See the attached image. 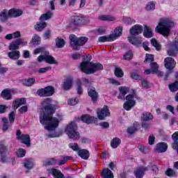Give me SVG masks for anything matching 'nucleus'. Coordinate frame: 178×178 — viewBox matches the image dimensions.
I'll use <instances>...</instances> for the list:
<instances>
[{
  "instance_id": "nucleus-60",
  "label": "nucleus",
  "mask_w": 178,
  "mask_h": 178,
  "mask_svg": "<svg viewBox=\"0 0 178 178\" xmlns=\"http://www.w3.org/2000/svg\"><path fill=\"white\" fill-rule=\"evenodd\" d=\"M137 131V127L136 126L130 127L127 129V133L129 134H134Z\"/></svg>"
},
{
  "instance_id": "nucleus-57",
  "label": "nucleus",
  "mask_w": 178,
  "mask_h": 178,
  "mask_svg": "<svg viewBox=\"0 0 178 178\" xmlns=\"http://www.w3.org/2000/svg\"><path fill=\"white\" fill-rule=\"evenodd\" d=\"M69 147L74 151H77L78 152L80 151V147H79V145L77 143H70Z\"/></svg>"
},
{
  "instance_id": "nucleus-28",
  "label": "nucleus",
  "mask_w": 178,
  "mask_h": 178,
  "mask_svg": "<svg viewBox=\"0 0 178 178\" xmlns=\"http://www.w3.org/2000/svg\"><path fill=\"white\" fill-rule=\"evenodd\" d=\"M78 155L82 158V159L87 160L90 158V152L87 149H80L78 152Z\"/></svg>"
},
{
  "instance_id": "nucleus-6",
  "label": "nucleus",
  "mask_w": 178,
  "mask_h": 178,
  "mask_svg": "<svg viewBox=\"0 0 178 178\" xmlns=\"http://www.w3.org/2000/svg\"><path fill=\"white\" fill-rule=\"evenodd\" d=\"M42 60H44L46 63H49V65H58V62L55 60V58L49 55V51L42 52V54L38 57V62H42Z\"/></svg>"
},
{
  "instance_id": "nucleus-2",
  "label": "nucleus",
  "mask_w": 178,
  "mask_h": 178,
  "mask_svg": "<svg viewBox=\"0 0 178 178\" xmlns=\"http://www.w3.org/2000/svg\"><path fill=\"white\" fill-rule=\"evenodd\" d=\"M175 27V22L170 19H161L159 25L156 27V31L160 33L164 37H168L170 34V29Z\"/></svg>"
},
{
  "instance_id": "nucleus-26",
  "label": "nucleus",
  "mask_w": 178,
  "mask_h": 178,
  "mask_svg": "<svg viewBox=\"0 0 178 178\" xmlns=\"http://www.w3.org/2000/svg\"><path fill=\"white\" fill-rule=\"evenodd\" d=\"M8 56L10 59L13 60H17L20 58V51H13L8 53Z\"/></svg>"
},
{
  "instance_id": "nucleus-61",
  "label": "nucleus",
  "mask_w": 178,
  "mask_h": 178,
  "mask_svg": "<svg viewBox=\"0 0 178 178\" xmlns=\"http://www.w3.org/2000/svg\"><path fill=\"white\" fill-rule=\"evenodd\" d=\"M98 126H100L102 129H108L109 128V122H102L97 124Z\"/></svg>"
},
{
  "instance_id": "nucleus-33",
  "label": "nucleus",
  "mask_w": 178,
  "mask_h": 178,
  "mask_svg": "<svg viewBox=\"0 0 178 178\" xmlns=\"http://www.w3.org/2000/svg\"><path fill=\"white\" fill-rule=\"evenodd\" d=\"M55 42L56 48H63V47H65V44H66L65 40L61 38H56L55 39Z\"/></svg>"
},
{
  "instance_id": "nucleus-5",
  "label": "nucleus",
  "mask_w": 178,
  "mask_h": 178,
  "mask_svg": "<svg viewBox=\"0 0 178 178\" xmlns=\"http://www.w3.org/2000/svg\"><path fill=\"white\" fill-rule=\"evenodd\" d=\"M70 45L74 51H79L80 49V47L84 45L87 41H88V38L86 37L77 38L75 35H71L70 36Z\"/></svg>"
},
{
  "instance_id": "nucleus-42",
  "label": "nucleus",
  "mask_w": 178,
  "mask_h": 178,
  "mask_svg": "<svg viewBox=\"0 0 178 178\" xmlns=\"http://www.w3.org/2000/svg\"><path fill=\"white\" fill-rule=\"evenodd\" d=\"M47 27V22H39L35 26V29L37 31H42Z\"/></svg>"
},
{
  "instance_id": "nucleus-46",
  "label": "nucleus",
  "mask_w": 178,
  "mask_h": 178,
  "mask_svg": "<svg viewBox=\"0 0 178 178\" xmlns=\"http://www.w3.org/2000/svg\"><path fill=\"white\" fill-rule=\"evenodd\" d=\"M77 88H76V91L79 95L81 94H83V87H81V81L80 79H77L76 81Z\"/></svg>"
},
{
  "instance_id": "nucleus-13",
  "label": "nucleus",
  "mask_w": 178,
  "mask_h": 178,
  "mask_svg": "<svg viewBox=\"0 0 178 178\" xmlns=\"http://www.w3.org/2000/svg\"><path fill=\"white\" fill-rule=\"evenodd\" d=\"M165 62V67L166 69H168V70H173L175 67H176V61H175V59H173L172 57H167L164 60Z\"/></svg>"
},
{
  "instance_id": "nucleus-38",
  "label": "nucleus",
  "mask_w": 178,
  "mask_h": 178,
  "mask_svg": "<svg viewBox=\"0 0 178 178\" xmlns=\"http://www.w3.org/2000/svg\"><path fill=\"white\" fill-rule=\"evenodd\" d=\"M120 138H114L111 142V148H118V145H120Z\"/></svg>"
},
{
  "instance_id": "nucleus-4",
  "label": "nucleus",
  "mask_w": 178,
  "mask_h": 178,
  "mask_svg": "<svg viewBox=\"0 0 178 178\" xmlns=\"http://www.w3.org/2000/svg\"><path fill=\"white\" fill-rule=\"evenodd\" d=\"M66 134L71 140H79L80 134L77 131V124L76 122H71L65 129Z\"/></svg>"
},
{
  "instance_id": "nucleus-39",
  "label": "nucleus",
  "mask_w": 178,
  "mask_h": 178,
  "mask_svg": "<svg viewBox=\"0 0 178 178\" xmlns=\"http://www.w3.org/2000/svg\"><path fill=\"white\" fill-rule=\"evenodd\" d=\"M24 168H26V169H28L29 170L33 169V168H34V161H33V160L29 159V160H26L24 163Z\"/></svg>"
},
{
  "instance_id": "nucleus-22",
  "label": "nucleus",
  "mask_w": 178,
  "mask_h": 178,
  "mask_svg": "<svg viewBox=\"0 0 178 178\" xmlns=\"http://www.w3.org/2000/svg\"><path fill=\"white\" fill-rule=\"evenodd\" d=\"M122 31H123V28H122V26L117 27L114 30L113 33L110 35V37L113 38V41H115L116 38H119V37L122 35Z\"/></svg>"
},
{
  "instance_id": "nucleus-44",
  "label": "nucleus",
  "mask_w": 178,
  "mask_h": 178,
  "mask_svg": "<svg viewBox=\"0 0 178 178\" xmlns=\"http://www.w3.org/2000/svg\"><path fill=\"white\" fill-rule=\"evenodd\" d=\"M40 42H41V38L38 35L35 34L32 38L31 43L33 45H38Z\"/></svg>"
},
{
  "instance_id": "nucleus-9",
  "label": "nucleus",
  "mask_w": 178,
  "mask_h": 178,
  "mask_svg": "<svg viewBox=\"0 0 178 178\" xmlns=\"http://www.w3.org/2000/svg\"><path fill=\"white\" fill-rule=\"evenodd\" d=\"M17 140H20L22 143V144H25L26 147H30L31 145V143H30V135L29 134H22V131L19 130L17 131Z\"/></svg>"
},
{
  "instance_id": "nucleus-12",
  "label": "nucleus",
  "mask_w": 178,
  "mask_h": 178,
  "mask_svg": "<svg viewBox=\"0 0 178 178\" xmlns=\"http://www.w3.org/2000/svg\"><path fill=\"white\" fill-rule=\"evenodd\" d=\"M170 48L167 51L169 56H176L178 54V42H175L173 44H169Z\"/></svg>"
},
{
  "instance_id": "nucleus-49",
  "label": "nucleus",
  "mask_w": 178,
  "mask_h": 178,
  "mask_svg": "<svg viewBox=\"0 0 178 178\" xmlns=\"http://www.w3.org/2000/svg\"><path fill=\"white\" fill-rule=\"evenodd\" d=\"M155 10V3L154 1L149 2L146 6V10L151 12Z\"/></svg>"
},
{
  "instance_id": "nucleus-53",
  "label": "nucleus",
  "mask_w": 178,
  "mask_h": 178,
  "mask_svg": "<svg viewBox=\"0 0 178 178\" xmlns=\"http://www.w3.org/2000/svg\"><path fill=\"white\" fill-rule=\"evenodd\" d=\"M67 102H68V105H71L72 106L74 105H77V104H79V98L69 99Z\"/></svg>"
},
{
  "instance_id": "nucleus-30",
  "label": "nucleus",
  "mask_w": 178,
  "mask_h": 178,
  "mask_svg": "<svg viewBox=\"0 0 178 178\" xmlns=\"http://www.w3.org/2000/svg\"><path fill=\"white\" fill-rule=\"evenodd\" d=\"M154 119V115L151 113H144L142 114L141 120L142 122H149Z\"/></svg>"
},
{
  "instance_id": "nucleus-41",
  "label": "nucleus",
  "mask_w": 178,
  "mask_h": 178,
  "mask_svg": "<svg viewBox=\"0 0 178 178\" xmlns=\"http://www.w3.org/2000/svg\"><path fill=\"white\" fill-rule=\"evenodd\" d=\"M19 42L17 40L11 42L8 47L10 51H16V49H19Z\"/></svg>"
},
{
  "instance_id": "nucleus-10",
  "label": "nucleus",
  "mask_w": 178,
  "mask_h": 178,
  "mask_svg": "<svg viewBox=\"0 0 178 178\" xmlns=\"http://www.w3.org/2000/svg\"><path fill=\"white\" fill-rule=\"evenodd\" d=\"M109 109L107 106H104L102 108L97 110V118L99 120H104L107 116H110Z\"/></svg>"
},
{
  "instance_id": "nucleus-20",
  "label": "nucleus",
  "mask_w": 178,
  "mask_h": 178,
  "mask_svg": "<svg viewBox=\"0 0 178 178\" xmlns=\"http://www.w3.org/2000/svg\"><path fill=\"white\" fill-rule=\"evenodd\" d=\"M167 149H168V144L163 142L158 143L155 147V151H156V152H161V153L166 152Z\"/></svg>"
},
{
  "instance_id": "nucleus-7",
  "label": "nucleus",
  "mask_w": 178,
  "mask_h": 178,
  "mask_svg": "<svg viewBox=\"0 0 178 178\" xmlns=\"http://www.w3.org/2000/svg\"><path fill=\"white\" fill-rule=\"evenodd\" d=\"M136 94H130L126 96V102L123 104L125 111H131L136 106Z\"/></svg>"
},
{
  "instance_id": "nucleus-43",
  "label": "nucleus",
  "mask_w": 178,
  "mask_h": 178,
  "mask_svg": "<svg viewBox=\"0 0 178 178\" xmlns=\"http://www.w3.org/2000/svg\"><path fill=\"white\" fill-rule=\"evenodd\" d=\"M72 159H73V157L72 156H65L63 157L61 160L57 161V163L59 165H65L67 161H72Z\"/></svg>"
},
{
  "instance_id": "nucleus-21",
  "label": "nucleus",
  "mask_w": 178,
  "mask_h": 178,
  "mask_svg": "<svg viewBox=\"0 0 178 178\" xmlns=\"http://www.w3.org/2000/svg\"><path fill=\"white\" fill-rule=\"evenodd\" d=\"M26 102L25 98L17 99L13 102V107L14 109H17L22 105H26Z\"/></svg>"
},
{
  "instance_id": "nucleus-40",
  "label": "nucleus",
  "mask_w": 178,
  "mask_h": 178,
  "mask_svg": "<svg viewBox=\"0 0 178 178\" xmlns=\"http://www.w3.org/2000/svg\"><path fill=\"white\" fill-rule=\"evenodd\" d=\"M99 42H111L113 40L112 36L111 35L107 36H101L99 38Z\"/></svg>"
},
{
  "instance_id": "nucleus-64",
  "label": "nucleus",
  "mask_w": 178,
  "mask_h": 178,
  "mask_svg": "<svg viewBox=\"0 0 178 178\" xmlns=\"http://www.w3.org/2000/svg\"><path fill=\"white\" fill-rule=\"evenodd\" d=\"M18 44L22 47H26V45H27V41L24 40V39H18L17 40Z\"/></svg>"
},
{
  "instance_id": "nucleus-19",
  "label": "nucleus",
  "mask_w": 178,
  "mask_h": 178,
  "mask_svg": "<svg viewBox=\"0 0 178 178\" xmlns=\"http://www.w3.org/2000/svg\"><path fill=\"white\" fill-rule=\"evenodd\" d=\"M128 41L132 44V45H135V47H140L143 40L141 38H136V37H128Z\"/></svg>"
},
{
  "instance_id": "nucleus-14",
  "label": "nucleus",
  "mask_w": 178,
  "mask_h": 178,
  "mask_svg": "<svg viewBox=\"0 0 178 178\" xmlns=\"http://www.w3.org/2000/svg\"><path fill=\"white\" fill-rule=\"evenodd\" d=\"M81 120L87 124H90L91 123H98V118L91 117L90 115H82L81 117Z\"/></svg>"
},
{
  "instance_id": "nucleus-54",
  "label": "nucleus",
  "mask_w": 178,
  "mask_h": 178,
  "mask_svg": "<svg viewBox=\"0 0 178 178\" xmlns=\"http://www.w3.org/2000/svg\"><path fill=\"white\" fill-rule=\"evenodd\" d=\"M133 58V51L131 50H129L124 55V59L125 60H130Z\"/></svg>"
},
{
  "instance_id": "nucleus-27",
  "label": "nucleus",
  "mask_w": 178,
  "mask_h": 178,
  "mask_svg": "<svg viewBox=\"0 0 178 178\" xmlns=\"http://www.w3.org/2000/svg\"><path fill=\"white\" fill-rule=\"evenodd\" d=\"M102 178H113V173L109 168H104L102 171Z\"/></svg>"
},
{
  "instance_id": "nucleus-36",
  "label": "nucleus",
  "mask_w": 178,
  "mask_h": 178,
  "mask_svg": "<svg viewBox=\"0 0 178 178\" xmlns=\"http://www.w3.org/2000/svg\"><path fill=\"white\" fill-rule=\"evenodd\" d=\"M12 90H4L1 92V97L3 99H10L12 98L11 95Z\"/></svg>"
},
{
  "instance_id": "nucleus-16",
  "label": "nucleus",
  "mask_w": 178,
  "mask_h": 178,
  "mask_svg": "<svg viewBox=\"0 0 178 178\" xmlns=\"http://www.w3.org/2000/svg\"><path fill=\"white\" fill-rule=\"evenodd\" d=\"M88 94L93 102H97V99H98V93L97 92L95 88L90 86L88 89Z\"/></svg>"
},
{
  "instance_id": "nucleus-34",
  "label": "nucleus",
  "mask_w": 178,
  "mask_h": 178,
  "mask_svg": "<svg viewBox=\"0 0 178 178\" xmlns=\"http://www.w3.org/2000/svg\"><path fill=\"white\" fill-rule=\"evenodd\" d=\"M10 17V15L9 14V11L8 10H3L1 14H0V20L1 22H6L8 19Z\"/></svg>"
},
{
  "instance_id": "nucleus-32",
  "label": "nucleus",
  "mask_w": 178,
  "mask_h": 178,
  "mask_svg": "<svg viewBox=\"0 0 178 178\" xmlns=\"http://www.w3.org/2000/svg\"><path fill=\"white\" fill-rule=\"evenodd\" d=\"M145 26V29L143 31V35L146 38H151L152 37V31L151 30L150 28H149L148 26L144 25Z\"/></svg>"
},
{
  "instance_id": "nucleus-15",
  "label": "nucleus",
  "mask_w": 178,
  "mask_h": 178,
  "mask_svg": "<svg viewBox=\"0 0 178 178\" xmlns=\"http://www.w3.org/2000/svg\"><path fill=\"white\" fill-rule=\"evenodd\" d=\"M131 35H138L143 33V26L136 24L133 26L129 30Z\"/></svg>"
},
{
  "instance_id": "nucleus-23",
  "label": "nucleus",
  "mask_w": 178,
  "mask_h": 178,
  "mask_svg": "<svg viewBox=\"0 0 178 178\" xmlns=\"http://www.w3.org/2000/svg\"><path fill=\"white\" fill-rule=\"evenodd\" d=\"M10 17H19V16H22L23 15V11L19 9L13 8L9 11Z\"/></svg>"
},
{
  "instance_id": "nucleus-3",
  "label": "nucleus",
  "mask_w": 178,
  "mask_h": 178,
  "mask_svg": "<svg viewBox=\"0 0 178 178\" xmlns=\"http://www.w3.org/2000/svg\"><path fill=\"white\" fill-rule=\"evenodd\" d=\"M80 69L86 74H92L98 70H102L104 66L99 63L82 62L80 65Z\"/></svg>"
},
{
  "instance_id": "nucleus-35",
  "label": "nucleus",
  "mask_w": 178,
  "mask_h": 178,
  "mask_svg": "<svg viewBox=\"0 0 178 178\" xmlns=\"http://www.w3.org/2000/svg\"><path fill=\"white\" fill-rule=\"evenodd\" d=\"M56 163H58V160H56L55 158H51L44 161L43 163V166L56 165Z\"/></svg>"
},
{
  "instance_id": "nucleus-25",
  "label": "nucleus",
  "mask_w": 178,
  "mask_h": 178,
  "mask_svg": "<svg viewBox=\"0 0 178 178\" xmlns=\"http://www.w3.org/2000/svg\"><path fill=\"white\" fill-rule=\"evenodd\" d=\"M147 170H148L147 167H140L135 172L136 177L143 178V176H144V172H147Z\"/></svg>"
},
{
  "instance_id": "nucleus-52",
  "label": "nucleus",
  "mask_w": 178,
  "mask_h": 178,
  "mask_svg": "<svg viewBox=\"0 0 178 178\" xmlns=\"http://www.w3.org/2000/svg\"><path fill=\"white\" fill-rule=\"evenodd\" d=\"M47 137L49 138H55V137H60L62 136L61 133L51 132L46 134Z\"/></svg>"
},
{
  "instance_id": "nucleus-37",
  "label": "nucleus",
  "mask_w": 178,
  "mask_h": 178,
  "mask_svg": "<svg viewBox=\"0 0 178 178\" xmlns=\"http://www.w3.org/2000/svg\"><path fill=\"white\" fill-rule=\"evenodd\" d=\"M54 13L49 10L40 17V20H41L42 22L44 20H49V19H51V17H52Z\"/></svg>"
},
{
  "instance_id": "nucleus-63",
  "label": "nucleus",
  "mask_w": 178,
  "mask_h": 178,
  "mask_svg": "<svg viewBox=\"0 0 178 178\" xmlns=\"http://www.w3.org/2000/svg\"><path fill=\"white\" fill-rule=\"evenodd\" d=\"M43 38H44V40H49V38H51V30H47L44 32Z\"/></svg>"
},
{
  "instance_id": "nucleus-62",
  "label": "nucleus",
  "mask_w": 178,
  "mask_h": 178,
  "mask_svg": "<svg viewBox=\"0 0 178 178\" xmlns=\"http://www.w3.org/2000/svg\"><path fill=\"white\" fill-rule=\"evenodd\" d=\"M165 175H166V176H168L169 177H172V176H175V175H176V172H175V171L173 170V169L169 168V169L167 170V171L165 172Z\"/></svg>"
},
{
  "instance_id": "nucleus-31",
  "label": "nucleus",
  "mask_w": 178,
  "mask_h": 178,
  "mask_svg": "<svg viewBox=\"0 0 178 178\" xmlns=\"http://www.w3.org/2000/svg\"><path fill=\"white\" fill-rule=\"evenodd\" d=\"M99 20H102L103 22H115L116 20V17L111 15H100L99 16Z\"/></svg>"
},
{
  "instance_id": "nucleus-50",
  "label": "nucleus",
  "mask_w": 178,
  "mask_h": 178,
  "mask_svg": "<svg viewBox=\"0 0 178 178\" xmlns=\"http://www.w3.org/2000/svg\"><path fill=\"white\" fill-rule=\"evenodd\" d=\"M51 69H52V67L51 66L40 68L38 70V73H39V74H42L43 73H47V72H49V70H51Z\"/></svg>"
},
{
  "instance_id": "nucleus-58",
  "label": "nucleus",
  "mask_w": 178,
  "mask_h": 178,
  "mask_svg": "<svg viewBox=\"0 0 178 178\" xmlns=\"http://www.w3.org/2000/svg\"><path fill=\"white\" fill-rule=\"evenodd\" d=\"M144 62L145 63H147V62H149L150 63H152L154 62V55L146 54V58Z\"/></svg>"
},
{
  "instance_id": "nucleus-1",
  "label": "nucleus",
  "mask_w": 178,
  "mask_h": 178,
  "mask_svg": "<svg viewBox=\"0 0 178 178\" xmlns=\"http://www.w3.org/2000/svg\"><path fill=\"white\" fill-rule=\"evenodd\" d=\"M42 105L44 107L42 108V112L40 115V123L44 124V129L49 130V131L55 130L59 126V123L63 120V116L60 114L57 115V117L52 118V115L59 108V105H58V103H54L51 98L43 100Z\"/></svg>"
},
{
  "instance_id": "nucleus-47",
  "label": "nucleus",
  "mask_w": 178,
  "mask_h": 178,
  "mask_svg": "<svg viewBox=\"0 0 178 178\" xmlns=\"http://www.w3.org/2000/svg\"><path fill=\"white\" fill-rule=\"evenodd\" d=\"M151 44L154 48H156V51H161V44L158 43L155 38H152L151 40Z\"/></svg>"
},
{
  "instance_id": "nucleus-48",
  "label": "nucleus",
  "mask_w": 178,
  "mask_h": 178,
  "mask_svg": "<svg viewBox=\"0 0 178 178\" xmlns=\"http://www.w3.org/2000/svg\"><path fill=\"white\" fill-rule=\"evenodd\" d=\"M150 67H151L152 73L153 74H155V72L158 70V69L159 68V66L156 63L153 62L150 63Z\"/></svg>"
},
{
  "instance_id": "nucleus-17",
  "label": "nucleus",
  "mask_w": 178,
  "mask_h": 178,
  "mask_svg": "<svg viewBox=\"0 0 178 178\" xmlns=\"http://www.w3.org/2000/svg\"><path fill=\"white\" fill-rule=\"evenodd\" d=\"M61 87L63 89L65 90V91H69L72 87H73V79L72 78H67L65 79Z\"/></svg>"
},
{
  "instance_id": "nucleus-8",
  "label": "nucleus",
  "mask_w": 178,
  "mask_h": 178,
  "mask_svg": "<svg viewBox=\"0 0 178 178\" xmlns=\"http://www.w3.org/2000/svg\"><path fill=\"white\" fill-rule=\"evenodd\" d=\"M55 89L52 86H47L44 88H42L38 90L37 94L40 97H51L54 95Z\"/></svg>"
},
{
  "instance_id": "nucleus-11",
  "label": "nucleus",
  "mask_w": 178,
  "mask_h": 178,
  "mask_svg": "<svg viewBox=\"0 0 178 178\" xmlns=\"http://www.w3.org/2000/svg\"><path fill=\"white\" fill-rule=\"evenodd\" d=\"M6 152H8V147L3 144L0 145V162L2 163H7L8 157L6 156Z\"/></svg>"
},
{
  "instance_id": "nucleus-18",
  "label": "nucleus",
  "mask_w": 178,
  "mask_h": 178,
  "mask_svg": "<svg viewBox=\"0 0 178 178\" xmlns=\"http://www.w3.org/2000/svg\"><path fill=\"white\" fill-rule=\"evenodd\" d=\"M120 94L118 96V99H124V97L127 94H129L130 88L126 86H120L119 88Z\"/></svg>"
},
{
  "instance_id": "nucleus-45",
  "label": "nucleus",
  "mask_w": 178,
  "mask_h": 178,
  "mask_svg": "<svg viewBox=\"0 0 178 178\" xmlns=\"http://www.w3.org/2000/svg\"><path fill=\"white\" fill-rule=\"evenodd\" d=\"M168 87L172 92H176L178 90V81H175V83L169 85Z\"/></svg>"
},
{
  "instance_id": "nucleus-29",
  "label": "nucleus",
  "mask_w": 178,
  "mask_h": 178,
  "mask_svg": "<svg viewBox=\"0 0 178 178\" xmlns=\"http://www.w3.org/2000/svg\"><path fill=\"white\" fill-rule=\"evenodd\" d=\"M22 84H24V86H26V87H32V86H34V84H35V79L29 78L26 79H24L22 81Z\"/></svg>"
},
{
  "instance_id": "nucleus-56",
  "label": "nucleus",
  "mask_w": 178,
  "mask_h": 178,
  "mask_svg": "<svg viewBox=\"0 0 178 178\" xmlns=\"http://www.w3.org/2000/svg\"><path fill=\"white\" fill-rule=\"evenodd\" d=\"M2 121L3 123V131H6L8 129H9V125L8 124V119L6 118H3Z\"/></svg>"
},
{
  "instance_id": "nucleus-59",
  "label": "nucleus",
  "mask_w": 178,
  "mask_h": 178,
  "mask_svg": "<svg viewBox=\"0 0 178 178\" xmlns=\"http://www.w3.org/2000/svg\"><path fill=\"white\" fill-rule=\"evenodd\" d=\"M140 84L143 88L148 89L150 87L149 83H148V81H147V80L145 79H142L140 81Z\"/></svg>"
},
{
  "instance_id": "nucleus-55",
  "label": "nucleus",
  "mask_w": 178,
  "mask_h": 178,
  "mask_svg": "<svg viewBox=\"0 0 178 178\" xmlns=\"http://www.w3.org/2000/svg\"><path fill=\"white\" fill-rule=\"evenodd\" d=\"M124 73L123 71L122 70V69H120V67H116L115 70V76H116V77H122L123 76Z\"/></svg>"
},
{
  "instance_id": "nucleus-51",
  "label": "nucleus",
  "mask_w": 178,
  "mask_h": 178,
  "mask_svg": "<svg viewBox=\"0 0 178 178\" xmlns=\"http://www.w3.org/2000/svg\"><path fill=\"white\" fill-rule=\"evenodd\" d=\"M26 156V150H24L22 148L19 149L17 151V156H18V158H24V156Z\"/></svg>"
},
{
  "instance_id": "nucleus-24",
  "label": "nucleus",
  "mask_w": 178,
  "mask_h": 178,
  "mask_svg": "<svg viewBox=\"0 0 178 178\" xmlns=\"http://www.w3.org/2000/svg\"><path fill=\"white\" fill-rule=\"evenodd\" d=\"M48 172L51 173L54 178H63V174L55 168L49 169Z\"/></svg>"
}]
</instances>
